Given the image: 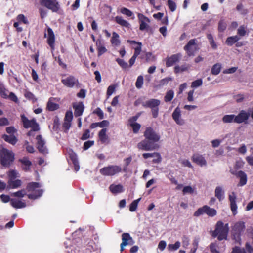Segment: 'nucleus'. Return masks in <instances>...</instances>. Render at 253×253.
<instances>
[{
  "label": "nucleus",
  "mask_w": 253,
  "mask_h": 253,
  "mask_svg": "<svg viewBox=\"0 0 253 253\" xmlns=\"http://www.w3.org/2000/svg\"><path fill=\"white\" fill-rule=\"evenodd\" d=\"M145 139L137 144L138 149L143 151H153L159 148V146L156 143L159 141L160 136L151 127H147L144 132Z\"/></svg>",
  "instance_id": "obj_1"
},
{
  "label": "nucleus",
  "mask_w": 253,
  "mask_h": 253,
  "mask_svg": "<svg viewBox=\"0 0 253 253\" xmlns=\"http://www.w3.org/2000/svg\"><path fill=\"white\" fill-rule=\"evenodd\" d=\"M229 231L228 224L218 221L216 224V229L212 234L213 237H217L219 240L226 239Z\"/></svg>",
  "instance_id": "obj_2"
},
{
  "label": "nucleus",
  "mask_w": 253,
  "mask_h": 253,
  "mask_svg": "<svg viewBox=\"0 0 253 253\" xmlns=\"http://www.w3.org/2000/svg\"><path fill=\"white\" fill-rule=\"evenodd\" d=\"M14 160V154L7 149L2 148L0 150V161L2 166H9Z\"/></svg>",
  "instance_id": "obj_3"
},
{
  "label": "nucleus",
  "mask_w": 253,
  "mask_h": 253,
  "mask_svg": "<svg viewBox=\"0 0 253 253\" xmlns=\"http://www.w3.org/2000/svg\"><path fill=\"white\" fill-rule=\"evenodd\" d=\"M41 188V185L38 182H30L27 186V190L32 193L28 195V197L31 199H36L41 196L43 193V190Z\"/></svg>",
  "instance_id": "obj_4"
},
{
  "label": "nucleus",
  "mask_w": 253,
  "mask_h": 253,
  "mask_svg": "<svg viewBox=\"0 0 253 253\" xmlns=\"http://www.w3.org/2000/svg\"><path fill=\"white\" fill-rule=\"evenodd\" d=\"M122 170L121 167L117 165H111L104 167L100 169V172L102 175L105 176H113Z\"/></svg>",
  "instance_id": "obj_5"
},
{
  "label": "nucleus",
  "mask_w": 253,
  "mask_h": 253,
  "mask_svg": "<svg viewBox=\"0 0 253 253\" xmlns=\"http://www.w3.org/2000/svg\"><path fill=\"white\" fill-rule=\"evenodd\" d=\"M21 120L25 128H31L33 131H38L39 126L35 119L29 120L24 115L21 116Z\"/></svg>",
  "instance_id": "obj_6"
},
{
  "label": "nucleus",
  "mask_w": 253,
  "mask_h": 253,
  "mask_svg": "<svg viewBox=\"0 0 253 253\" xmlns=\"http://www.w3.org/2000/svg\"><path fill=\"white\" fill-rule=\"evenodd\" d=\"M40 3L53 12H57L60 8V5L57 0H40Z\"/></svg>",
  "instance_id": "obj_7"
},
{
  "label": "nucleus",
  "mask_w": 253,
  "mask_h": 253,
  "mask_svg": "<svg viewBox=\"0 0 253 253\" xmlns=\"http://www.w3.org/2000/svg\"><path fill=\"white\" fill-rule=\"evenodd\" d=\"M184 49L189 56H193L198 50L197 45L196 43V39L190 40L184 46Z\"/></svg>",
  "instance_id": "obj_8"
},
{
  "label": "nucleus",
  "mask_w": 253,
  "mask_h": 253,
  "mask_svg": "<svg viewBox=\"0 0 253 253\" xmlns=\"http://www.w3.org/2000/svg\"><path fill=\"white\" fill-rule=\"evenodd\" d=\"M137 16L140 23L139 29L141 31L148 30L150 20L141 13H138Z\"/></svg>",
  "instance_id": "obj_9"
},
{
  "label": "nucleus",
  "mask_w": 253,
  "mask_h": 253,
  "mask_svg": "<svg viewBox=\"0 0 253 253\" xmlns=\"http://www.w3.org/2000/svg\"><path fill=\"white\" fill-rule=\"evenodd\" d=\"M44 37L47 38V42L52 49L54 48L55 37L54 33L50 27L47 28V33H44Z\"/></svg>",
  "instance_id": "obj_10"
},
{
  "label": "nucleus",
  "mask_w": 253,
  "mask_h": 253,
  "mask_svg": "<svg viewBox=\"0 0 253 253\" xmlns=\"http://www.w3.org/2000/svg\"><path fill=\"white\" fill-rule=\"evenodd\" d=\"M61 82L67 87H73L78 84V80L73 76H69L65 78H62Z\"/></svg>",
  "instance_id": "obj_11"
},
{
  "label": "nucleus",
  "mask_w": 253,
  "mask_h": 253,
  "mask_svg": "<svg viewBox=\"0 0 253 253\" xmlns=\"http://www.w3.org/2000/svg\"><path fill=\"white\" fill-rule=\"evenodd\" d=\"M181 112L179 107H177L174 110L172 117L177 125L182 126L185 124L184 120L181 117Z\"/></svg>",
  "instance_id": "obj_12"
},
{
  "label": "nucleus",
  "mask_w": 253,
  "mask_h": 253,
  "mask_svg": "<svg viewBox=\"0 0 253 253\" xmlns=\"http://www.w3.org/2000/svg\"><path fill=\"white\" fill-rule=\"evenodd\" d=\"M229 201L231 210L233 215L237 213V205L236 204V195L234 192H232L229 195Z\"/></svg>",
  "instance_id": "obj_13"
},
{
  "label": "nucleus",
  "mask_w": 253,
  "mask_h": 253,
  "mask_svg": "<svg viewBox=\"0 0 253 253\" xmlns=\"http://www.w3.org/2000/svg\"><path fill=\"white\" fill-rule=\"evenodd\" d=\"M231 173L240 178V182L238 184L239 186H243L247 183V174L243 171H233L230 170Z\"/></svg>",
  "instance_id": "obj_14"
},
{
  "label": "nucleus",
  "mask_w": 253,
  "mask_h": 253,
  "mask_svg": "<svg viewBox=\"0 0 253 253\" xmlns=\"http://www.w3.org/2000/svg\"><path fill=\"white\" fill-rule=\"evenodd\" d=\"M250 117V113L245 110H241L240 113L235 115V123L240 124L247 121Z\"/></svg>",
  "instance_id": "obj_15"
},
{
  "label": "nucleus",
  "mask_w": 253,
  "mask_h": 253,
  "mask_svg": "<svg viewBox=\"0 0 253 253\" xmlns=\"http://www.w3.org/2000/svg\"><path fill=\"white\" fill-rule=\"evenodd\" d=\"M36 139L37 140V148L39 151L43 154H47L48 153V150L45 146V141L42 139V136H37Z\"/></svg>",
  "instance_id": "obj_16"
},
{
  "label": "nucleus",
  "mask_w": 253,
  "mask_h": 253,
  "mask_svg": "<svg viewBox=\"0 0 253 253\" xmlns=\"http://www.w3.org/2000/svg\"><path fill=\"white\" fill-rule=\"evenodd\" d=\"M137 119L138 117L134 116L130 118L128 120V123L132 127L133 129V132L134 133H138L141 127L140 124L136 122Z\"/></svg>",
  "instance_id": "obj_17"
},
{
  "label": "nucleus",
  "mask_w": 253,
  "mask_h": 253,
  "mask_svg": "<svg viewBox=\"0 0 253 253\" xmlns=\"http://www.w3.org/2000/svg\"><path fill=\"white\" fill-rule=\"evenodd\" d=\"M192 160L201 167L205 166L207 165V162L202 155L194 154L192 157Z\"/></svg>",
  "instance_id": "obj_18"
},
{
  "label": "nucleus",
  "mask_w": 253,
  "mask_h": 253,
  "mask_svg": "<svg viewBox=\"0 0 253 253\" xmlns=\"http://www.w3.org/2000/svg\"><path fill=\"white\" fill-rule=\"evenodd\" d=\"M181 55L180 54H173L170 57L168 58L166 61V66L167 67H170L173 64L178 62L180 59Z\"/></svg>",
  "instance_id": "obj_19"
},
{
  "label": "nucleus",
  "mask_w": 253,
  "mask_h": 253,
  "mask_svg": "<svg viewBox=\"0 0 253 253\" xmlns=\"http://www.w3.org/2000/svg\"><path fill=\"white\" fill-rule=\"evenodd\" d=\"M73 108L75 109L74 115L76 117H79L83 114L84 110V105L83 102L75 103L73 104Z\"/></svg>",
  "instance_id": "obj_20"
},
{
  "label": "nucleus",
  "mask_w": 253,
  "mask_h": 253,
  "mask_svg": "<svg viewBox=\"0 0 253 253\" xmlns=\"http://www.w3.org/2000/svg\"><path fill=\"white\" fill-rule=\"evenodd\" d=\"M10 204L14 208H23L26 206L25 202L21 200L16 199H11L10 200Z\"/></svg>",
  "instance_id": "obj_21"
},
{
  "label": "nucleus",
  "mask_w": 253,
  "mask_h": 253,
  "mask_svg": "<svg viewBox=\"0 0 253 253\" xmlns=\"http://www.w3.org/2000/svg\"><path fill=\"white\" fill-rule=\"evenodd\" d=\"M122 239L123 245H133L134 241L130 237L129 234L125 233L122 235Z\"/></svg>",
  "instance_id": "obj_22"
},
{
  "label": "nucleus",
  "mask_w": 253,
  "mask_h": 253,
  "mask_svg": "<svg viewBox=\"0 0 253 253\" xmlns=\"http://www.w3.org/2000/svg\"><path fill=\"white\" fill-rule=\"evenodd\" d=\"M244 223L243 222H238L234 225L232 230L234 232V233L238 236L244 230Z\"/></svg>",
  "instance_id": "obj_23"
},
{
  "label": "nucleus",
  "mask_w": 253,
  "mask_h": 253,
  "mask_svg": "<svg viewBox=\"0 0 253 253\" xmlns=\"http://www.w3.org/2000/svg\"><path fill=\"white\" fill-rule=\"evenodd\" d=\"M215 196L217 197L219 201H222L225 198V193L222 187L217 186L215 189Z\"/></svg>",
  "instance_id": "obj_24"
},
{
  "label": "nucleus",
  "mask_w": 253,
  "mask_h": 253,
  "mask_svg": "<svg viewBox=\"0 0 253 253\" xmlns=\"http://www.w3.org/2000/svg\"><path fill=\"white\" fill-rule=\"evenodd\" d=\"M249 239L246 244V247L249 253H253V230L249 235Z\"/></svg>",
  "instance_id": "obj_25"
},
{
  "label": "nucleus",
  "mask_w": 253,
  "mask_h": 253,
  "mask_svg": "<svg viewBox=\"0 0 253 253\" xmlns=\"http://www.w3.org/2000/svg\"><path fill=\"white\" fill-rule=\"evenodd\" d=\"M160 104V101L156 99H151L146 101L144 104V106L150 107L151 109L158 107Z\"/></svg>",
  "instance_id": "obj_26"
},
{
  "label": "nucleus",
  "mask_w": 253,
  "mask_h": 253,
  "mask_svg": "<svg viewBox=\"0 0 253 253\" xmlns=\"http://www.w3.org/2000/svg\"><path fill=\"white\" fill-rule=\"evenodd\" d=\"M115 21L121 26L127 28H130V24L126 20L124 19L122 17L117 16L115 17Z\"/></svg>",
  "instance_id": "obj_27"
},
{
  "label": "nucleus",
  "mask_w": 253,
  "mask_h": 253,
  "mask_svg": "<svg viewBox=\"0 0 253 253\" xmlns=\"http://www.w3.org/2000/svg\"><path fill=\"white\" fill-rule=\"evenodd\" d=\"M107 129L103 128L99 132L98 137L99 140L103 143L108 142V137L106 135Z\"/></svg>",
  "instance_id": "obj_28"
},
{
  "label": "nucleus",
  "mask_w": 253,
  "mask_h": 253,
  "mask_svg": "<svg viewBox=\"0 0 253 253\" xmlns=\"http://www.w3.org/2000/svg\"><path fill=\"white\" fill-rule=\"evenodd\" d=\"M109 189L112 193L114 194L121 193L124 191L123 186L121 184H111Z\"/></svg>",
  "instance_id": "obj_29"
},
{
  "label": "nucleus",
  "mask_w": 253,
  "mask_h": 253,
  "mask_svg": "<svg viewBox=\"0 0 253 253\" xmlns=\"http://www.w3.org/2000/svg\"><path fill=\"white\" fill-rule=\"evenodd\" d=\"M19 161L22 163V167L24 170L27 171L30 169L31 163L27 158L24 157L22 159H20Z\"/></svg>",
  "instance_id": "obj_30"
},
{
  "label": "nucleus",
  "mask_w": 253,
  "mask_h": 253,
  "mask_svg": "<svg viewBox=\"0 0 253 253\" xmlns=\"http://www.w3.org/2000/svg\"><path fill=\"white\" fill-rule=\"evenodd\" d=\"M240 39L238 35L229 37L227 38L225 43L228 46H232Z\"/></svg>",
  "instance_id": "obj_31"
},
{
  "label": "nucleus",
  "mask_w": 253,
  "mask_h": 253,
  "mask_svg": "<svg viewBox=\"0 0 253 253\" xmlns=\"http://www.w3.org/2000/svg\"><path fill=\"white\" fill-rule=\"evenodd\" d=\"M21 181L19 179L15 180L9 179L8 181V186L9 188H17L21 185Z\"/></svg>",
  "instance_id": "obj_32"
},
{
  "label": "nucleus",
  "mask_w": 253,
  "mask_h": 253,
  "mask_svg": "<svg viewBox=\"0 0 253 253\" xmlns=\"http://www.w3.org/2000/svg\"><path fill=\"white\" fill-rule=\"evenodd\" d=\"M70 157L74 166L75 171H78L80 169V166L79 164L77 155L74 153L71 154L70 155Z\"/></svg>",
  "instance_id": "obj_33"
},
{
  "label": "nucleus",
  "mask_w": 253,
  "mask_h": 253,
  "mask_svg": "<svg viewBox=\"0 0 253 253\" xmlns=\"http://www.w3.org/2000/svg\"><path fill=\"white\" fill-rule=\"evenodd\" d=\"M111 42L114 46H118L120 44L119 35L115 32H113L112 33Z\"/></svg>",
  "instance_id": "obj_34"
},
{
  "label": "nucleus",
  "mask_w": 253,
  "mask_h": 253,
  "mask_svg": "<svg viewBox=\"0 0 253 253\" xmlns=\"http://www.w3.org/2000/svg\"><path fill=\"white\" fill-rule=\"evenodd\" d=\"M2 138L5 141L13 145L15 144L17 141V139L13 135H4Z\"/></svg>",
  "instance_id": "obj_35"
},
{
  "label": "nucleus",
  "mask_w": 253,
  "mask_h": 253,
  "mask_svg": "<svg viewBox=\"0 0 253 253\" xmlns=\"http://www.w3.org/2000/svg\"><path fill=\"white\" fill-rule=\"evenodd\" d=\"M205 213L208 216L213 217L215 216L216 213V211L213 208H211L210 207L207 205H205Z\"/></svg>",
  "instance_id": "obj_36"
},
{
  "label": "nucleus",
  "mask_w": 253,
  "mask_h": 253,
  "mask_svg": "<svg viewBox=\"0 0 253 253\" xmlns=\"http://www.w3.org/2000/svg\"><path fill=\"white\" fill-rule=\"evenodd\" d=\"M235 115H226L222 118V121L225 123H231L235 122Z\"/></svg>",
  "instance_id": "obj_37"
},
{
  "label": "nucleus",
  "mask_w": 253,
  "mask_h": 253,
  "mask_svg": "<svg viewBox=\"0 0 253 253\" xmlns=\"http://www.w3.org/2000/svg\"><path fill=\"white\" fill-rule=\"evenodd\" d=\"M59 108V105L53 102L51 99L49 100L47 104V108L49 111H54Z\"/></svg>",
  "instance_id": "obj_38"
},
{
  "label": "nucleus",
  "mask_w": 253,
  "mask_h": 253,
  "mask_svg": "<svg viewBox=\"0 0 253 253\" xmlns=\"http://www.w3.org/2000/svg\"><path fill=\"white\" fill-rule=\"evenodd\" d=\"M207 38L209 40L210 44L211 45L212 48L214 50H216L217 48V45L215 42L212 35L211 34H207Z\"/></svg>",
  "instance_id": "obj_39"
},
{
  "label": "nucleus",
  "mask_w": 253,
  "mask_h": 253,
  "mask_svg": "<svg viewBox=\"0 0 253 253\" xmlns=\"http://www.w3.org/2000/svg\"><path fill=\"white\" fill-rule=\"evenodd\" d=\"M0 94L2 97L5 98H7L8 95V90L4 87V85L2 83H0Z\"/></svg>",
  "instance_id": "obj_40"
},
{
  "label": "nucleus",
  "mask_w": 253,
  "mask_h": 253,
  "mask_svg": "<svg viewBox=\"0 0 253 253\" xmlns=\"http://www.w3.org/2000/svg\"><path fill=\"white\" fill-rule=\"evenodd\" d=\"M237 34L241 37H243L246 34H248L247 27L244 25L240 26L237 30Z\"/></svg>",
  "instance_id": "obj_41"
},
{
  "label": "nucleus",
  "mask_w": 253,
  "mask_h": 253,
  "mask_svg": "<svg viewBox=\"0 0 253 253\" xmlns=\"http://www.w3.org/2000/svg\"><path fill=\"white\" fill-rule=\"evenodd\" d=\"M221 66L220 64H214L211 69V73L213 75H218L221 71Z\"/></svg>",
  "instance_id": "obj_42"
},
{
  "label": "nucleus",
  "mask_w": 253,
  "mask_h": 253,
  "mask_svg": "<svg viewBox=\"0 0 253 253\" xmlns=\"http://www.w3.org/2000/svg\"><path fill=\"white\" fill-rule=\"evenodd\" d=\"M174 96V91L172 90H169L166 93V94L164 97L165 101L169 102L173 98Z\"/></svg>",
  "instance_id": "obj_43"
},
{
  "label": "nucleus",
  "mask_w": 253,
  "mask_h": 253,
  "mask_svg": "<svg viewBox=\"0 0 253 253\" xmlns=\"http://www.w3.org/2000/svg\"><path fill=\"white\" fill-rule=\"evenodd\" d=\"M118 84H113L110 85L107 91V95L108 97H110L115 91L116 88L117 87Z\"/></svg>",
  "instance_id": "obj_44"
},
{
  "label": "nucleus",
  "mask_w": 253,
  "mask_h": 253,
  "mask_svg": "<svg viewBox=\"0 0 253 253\" xmlns=\"http://www.w3.org/2000/svg\"><path fill=\"white\" fill-rule=\"evenodd\" d=\"M141 198H139L137 200H134L130 205L129 210L130 211H134L137 207L138 204L140 201Z\"/></svg>",
  "instance_id": "obj_45"
},
{
  "label": "nucleus",
  "mask_w": 253,
  "mask_h": 253,
  "mask_svg": "<svg viewBox=\"0 0 253 253\" xmlns=\"http://www.w3.org/2000/svg\"><path fill=\"white\" fill-rule=\"evenodd\" d=\"M180 242L177 241L174 244H169L168 248L169 251H175L180 246Z\"/></svg>",
  "instance_id": "obj_46"
},
{
  "label": "nucleus",
  "mask_w": 253,
  "mask_h": 253,
  "mask_svg": "<svg viewBox=\"0 0 253 253\" xmlns=\"http://www.w3.org/2000/svg\"><path fill=\"white\" fill-rule=\"evenodd\" d=\"M143 84V77L142 76H139L137 79L135 85L136 87L140 89L142 87Z\"/></svg>",
  "instance_id": "obj_47"
},
{
  "label": "nucleus",
  "mask_w": 253,
  "mask_h": 253,
  "mask_svg": "<svg viewBox=\"0 0 253 253\" xmlns=\"http://www.w3.org/2000/svg\"><path fill=\"white\" fill-rule=\"evenodd\" d=\"M120 12L123 14L126 15L128 17H131L133 15V12L126 8L124 7L121 8Z\"/></svg>",
  "instance_id": "obj_48"
},
{
  "label": "nucleus",
  "mask_w": 253,
  "mask_h": 253,
  "mask_svg": "<svg viewBox=\"0 0 253 253\" xmlns=\"http://www.w3.org/2000/svg\"><path fill=\"white\" fill-rule=\"evenodd\" d=\"M203 213H205V206L198 209L194 213L193 215L194 216L198 217Z\"/></svg>",
  "instance_id": "obj_49"
},
{
  "label": "nucleus",
  "mask_w": 253,
  "mask_h": 253,
  "mask_svg": "<svg viewBox=\"0 0 253 253\" xmlns=\"http://www.w3.org/2000/svg\"><path fill=\"white\" fill-rule=\"evenodd\" d=\"M188 68L185 65H183L181 66H176L174 68V72L175 73H178L180 72L185 71Z\"/></svg>",
  "instance_id": "obj_50"
},
{
  "label": "nucleus",
  "mask_w": 253,
  "mask_h": 253,
  "mask_svg": "<svg viewBox=\"0 0 253 253\" xmlns=\"http://www.w3.org/2000/svg\"><path fill=\"white\" fill-rule=\"evenodd\" d=\"M168 5L172 12H173L176 10V4L172 0H168Z\"/></svg>",
  "instance_id": "obj_51"
},
{
  "label": "nucleus",
  "mask_w": 253,
  "mask_h": 253,
  "mask_svg": "<svg viewBox=\"0 0 253 253\" xmlns=\"http://www.w3.org/2000/svg\"><path fill=\"white\" fill-rule=\"evenodd\" d=\"M210 250L212 253H220L218 251V245L216 243L211 244L210 246Z\"/></svg>",
  "instance_id": "obj_52"
},
{
  "label": "nucleus",
  "mask_w": 253,
  "mask_h": 253,
  "mask_svg": "<svg viewBox=\"0 0 253 253\" xmlns=\"http://www.w3.org/2000/svg\"><path fill=\"white\" fill-rule=\"evenodd\" d=\"M26 194V190L24 189L19 190L12 194V195L17 197H23Z\"/></svg>",
  "instance_id": "obj_53"
},
{
  "label": "nucleus",
  "mask_w": 253,
  "mask_h": 253,
  "mask_svg": "<svg viewBox=\"0 0 253 253\" xmlns=\"http://www.w3.org/2000/svg\"><path fill=\"white\" fill-rule=\"evenodd\" d=\"M116 61L118 64L123 69H126L128 67V64L123 59L117 58Z\"/></svg>",
  "instance_id": "obj_54"
},
{
  "label": "nucleus",
  "mask_w": 253,
  "mask_h": 253,
  "mask_svg": "<svg viewBox=\"0 0 253 253\" xmlns=\"http://www.w3.org/2000/svg\"><path fill=\"white\" fill-rule=\"evenodd\" d=\"M227 25L223 20H220L218 24V30L220 32H223L226 28Z\"/></svg>",
  "instance_id": "obj_55"
},
{
  "label": "nucleus",
  "mask_w": 253,
  "mask_h": 253,
  "mask_svg": "<svg viewBox=\"0 0 253 253\" xmlns=\"http://www.w3.org/2000/svg\"><path fill=\"white\" fill-rule=\"evenodd\" d=\"M172 79L170 77L165 78L161 80V81H160L159 85L160 86L165 85L168 84L169 81H172Z\"/></svg>",
  "instance_id": "obj_56"
},
{
  "label": "nucleus",
  "mask_w": 253,
  "mask_h": 253,
  "mask_svg": "<svg viewBox=\"0 0 253 253\" xmlns=\"http://www.w3.org/2000/svg\"><path fill=\"white\" fill-rule=\"evenodd\" d=\"M203 81L202 79H198L192 83L191 87L196 88L202 85Z\"/></svg>",
  "instance_id": "obj_57"
},
{
  "label": "nucleus",
  "mask_w": 253,
  "mask_h": 253,
  "mask_svg": "<svg viewBox=\"0 0 253 253\" xmlns=\"http://www.w3.org/2000/svg\"><path fill=\"white\" fill-rule=\"evenodd\" d=\"M8 175L10 179L13 180L18 176V173L15 170H12L9 172Z\"/></svg>",
  "instance_id": "obj_58"
},
{
  "label": "nucleus",
  "mask_w": 253,
  "mask_h": 253,
  "mask_svg": "<svg viewBox=\"0 0 253 253\" xmlns=\"http://www.w3.org/2000/svg\"><path fill=\"white\" fill-rule=\"evenodd\" d=\"M189 239L188 237L184 236L182 238V246L184 248H187L189 245Z\"/></svg>",
  "instance_id": "obj_59"
},
{
  "label": "nucleus",
  "mask_w": 253,
  "mask_h": 253,
  "mask_svg": "<svg viewBox=\"0 0 253 253\" xmlns=\"http://www.w3.org/2000/svg\"><path fill=\"white\" fill-rule=\"evenodd\" d=\"M182 191L184 194L187 193L192 194L193 193L194 190L191 186H186L183 188Z\"/></svg>",
  "instance_id": "obj_60"
},
{
  "label": "nucleus",
  "mask_w": 253,
  "mask_h": 253,
  "mask_svg": "<svg viewBox=\"0 0 253 253\" xmlns=\"http://www.w3.org/2000/svg\"><path fill=\"white\" fill-rule=\"evenodd\" d=\"M94 143V141L89 140L85 142L84 144V150H87L89 148L93 145Z\"/></svg>",
  "instance_id": "obj_61"
},
{
  "label": "nucleus",
  "mask_w": 253,
  "mask_h": 253,
  "mask_svg": "<svg viewBox=\"0 0 253 253\" xmlns=\"http://www.w3.org/2000/svg\"><path fill=\"white\" fill-rule=\"evenodd\" d=\"M221 142L222 140L218 139L213 140L211 141L212 146L213 148H216L218 147Z\"/></svg>",
  "instance_id": "obj_62"
},
{
  "label": "nucleus",
  "mask_w": 253,
  "mask_h": 253,
  "mask_svg": "<svg viewBox=\"0 0 253 253\" xmlns=\"http://www.w3.org/2000/svg\"><path fill=\"white\" fill-rule=\"evenodd\" d=\"M73 119V114L72 111H67L65 115L64 120L71 122Z\"/></svg>",
  "instance_id": "obj_63"
},
{
  "label": "nucleus",
  "mask_w": 253,
  "mask_h": 253,
  "mask_svg": "<svg viewBox=\"0 0 253 253\" xmlns=\"http://www.w3.org/2000/svg\"><path fill=\"white\" fill-rule=\"evenodd\" d=\"M231 253H246V252L243 249H241L239 247H235L233 248V250Z\"/></svg>",
  "instance_id": "obj_64"
}]
</instances>
